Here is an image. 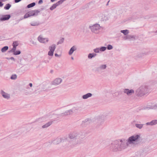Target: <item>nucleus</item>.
<instances>
[{
    "instance_id": "obj_42",
    "label": "nucleus",
    "mask_w": 157,
    "mask_h": 157,
    "mask_svg": "<svg viewBox=\"0 0 157 157\" xmlns=\"http://www.w3.org/2000/svg\"><path fill=\"white\" fill-rule=\"evenodd\" d=\"M8 59H11V60H14V61L15 60L14 58L13 57H11L10 58H8Z\"/></svg>"
},
{
    "instance_id": "obj_39",
    "label": "nucleus",
    "mask_w": 157,
    "mask_h": 157,
    "mask_svg": "<svg viewBox=\"0 0 157 157\" xmlns=\"http://www.w3.org/2000/svg\"><path fill=\"white\" fill-rule=\"evenodd\" d=\"M89 121L90 120H89L88 119H86L84 122V123H86V124H87L89 122Z\"/></svg>"
},
{
    "instance_id": "obj_12",
    "label": "nucleus",
    "mask_w": 157,
    "mask_h": 157,
    "mask_svg": "<svg viewBox=\"0 0 157 157\" xmlns=\"http://www.w3.org/2000/svg\"><path fill=\"white\" fill-rule=\"evenodd\" d=\"M10 17V15H2L0 18V21H2L9 20Z\"/></svg>"
},
{
    "instance_id": "obj_11",
    "label": "nucleus",
    "mask_w": 157,
    "mask_h": 157,
    "mask_svg": "<svg viewBox=\"0 0 157 157\" xmlns=\"http://www.w3.org/2000/svg\"><path fill=\"white\" fill-rule=\"evenodd\" d=\"M30 16L37 15L39 13L40 11L38 10H34L28 12Z\"/></svg>"
},
{
    "instance_id": "obj_15",
    "label": "nucleus",
    "mask_w": 157,
    "mask_h": 157,
    "mask_svg": "<svg viewBox=\"0 0 157 157\" xmlns=\"http://www.w3.org/2000/svg\"><path fill=\"white\" fill-rule=\"evenodd\" d=\"M157 124V120H154L150 122H147L146 123L147 125L152 126Z\"/></svg>"
},
{
    "instance_id": "obj_38",
    "label": "nucleus",
    "mask_w": 157,
    "mask_h": 157,
    "mask_svg": "<svg viewBox=\"0 0 157 157\" xmlns=\"http://www.w3.org/2000/svg\"><path fill=\"white\" fill-rule=\"evenodd\" d=\"M88 58L89 59H91L93 58L92 53H89L88 56Z\"/></svg>"
},
{
    "instance_id": "obj_21",
    "label": "nucleus",
    "mask_w": 157,
    "mask_h": 157,
    "mask_svg": "<svg viewBox=\"0 0 157 157\" xmlns=\"http://www.w3.org/2000/svg\"><path fill=\"white\" fill-rule=\"evenodd\" d=\"M30 24L32 26H37L39 25L40 24L38 21H34L31 22Z\"/></svg>"
},
{
    "instance_id": "obj_13",
    "label": "nucleus",
    "mask_w": 157,
    "mask_h": 157,
    "mask_svg": "<svg viewBox=\"0 0 157 157\" xmlns=\"http://www.w3.org/2000/svg\"><path fill=\"white\" fill-rule=\"evenodd\" d=\"M73 113V111L71 109H70L66 111L64 113H62L60 114V116H64L69 115Z\"/></svg>"
},
{
    "instance_id": "obj_17",
    "label": "nucleus",
    "mask_w": 157,
    "mask_h": 157,
    "mask_svg": "<svg viewBox=\"0 0 157 157\" xmlns=\"http://www.w3.org/2000/svg\"><path fill=\"white\" fill-rule=\"evenodd\" d=\"M92 96V94L90 93H88L82 96V98L83 99H86L88 98L91 97Z\"/></svg>"
},
{
    "instance_id": "obj_22",
    "label": "nucleus",
    "mask_w": 157,
    "mask_h": 157,
    "mask_svg": "<svg viewBox=\"0 0 157 157\" xmlns=\"http://www.w3.org/2000/svg\"><path fill=\"white\" fill-rule=\"evenodd\" d=\"M52 123V121H49L47 123H46L45 124L43 125L42 126V128H45L48 127L49 126H50Z\"/></svg>"
},
{
    "instance_id": "obj_25",
    "label": "nucleus",
    "mask_w": 157,
    "mask_h": 157,
    "mask_svg": "<svg viewBox=\"0 0 157 157\" xmlns=\"http://www.w3.org/2000/svg\"><path fill=\"white\" fill-rule=\"evenodd\" d=\"M9 48V47L7 46H5L2 48L1 49V51L2 52H5Z\"/></svg>"
},
{
    "instance_id": "obj_41",
    "label": "nucleus",
    "mask_w": 157,
    "mask_h": 157,
    "mask_svg": "<svg viewBox=\"0 0 157 157\" xmlns=\"http://www.w3.org/2000/svg\"><path fill=\"white\" fill-rule=\"evenodd\" d=\"M21 0H14V2L15 3H18L20 1H21Z\"/></svg>"
},
{
    "instance_id": "obj_46",
    "label": "nucleus",
    "mask_w": 157,
    "mask_h": 157,
    "mask_svg": "<svg viewBox=\"0 0 157 157\" xmlns=\"http://www.w3.org/2000/svg\"><path fill=\"white\" fill-rule=\"evenodd\" d=\"M29 85L31 87H32V86H33V85H32V83H30L29 84Z\"/></svg>"
},
{
    "instance_id": "obj_27",
    "label": "nucleus",
    "mask_w": 157,
    "mask_h": 157,
    "mask_svg": "<svg viewBox=\"0 0 157 157\" xmlns=\"http://www.w3.org/2000/svg\"><path fill=\"white\" fill-rule=\"evenodd\" d=\"M11 6V5L9 4H7L4 7V8L6 10H9Z\"/></svg>"
},
{
    "instance_id": "obj_32",
    "label": "nucleus",
    "mask_w": 157,
    "mask_h": 157,
    "mask_svg": "<svg viewBox=\"0 0 157 157\" xmlns=\"http://www.w3.org/2000/svg\"><path fill=\"white\" fill-rule=\"evenodd\" d=\"M99 48L100 52H104L106 50L107 48L105 47H102Z\"/></svg>"
},
{
    "instance_id": "obj_9",
    "label": "nucleus",
    "mask_w": 157,
    "mask_h": 157,
    "mask_svg": "<svg viewBox=\"0 0 157 157\" xmlns=\"http://www.w3.org/2000/svg\"><path fill=\"white\" fill-rule=\"evenodd\" d=\"M62 81V79L59 78H57L55 79L52 83V84L56 86L59 84Z\"/></svg>"
},
{
    "instance_id": "obj_33",
    "label": "nucleus",
    "mask_w": 157,
    "mask_h": 157,
    "mask_svg": "<svg viewBox=\"0 0 157 157\" xmlns=\"http://www.w3.org/2000/svg\"><path fill=\"white\" fill-rule=\"evenodd\" d=\"M21 52L20 51H15V52H13V54L15 55H19L21 54Z\"/></svg>"
},
{
    "instance_id": "obj_31",
    "label": "nucleus",
    "mask_w": 157,
    "mask_h": 157,
    "mask_svg": "<svg viewBox=\"0 0 157 157\" xmlns=\"http://www.w3.org/2000/svg\"><path fill=\"white\" fill-rule=\"evenodd\" d=\"M94 52H95L96 53H99L100 52L99 48H97L94 49Z\"/></svg>"
},
{
    "instance_id": "obj_43",
    "label": "nucleus",
    "mask_w": 157,
    "mask_h": 157,
    "mask_svg": "<svg viewBox=\"0 0 157 157\" xmlns=\"http://www.w3.org/2000/svg\"><path fill=\"white\" fill-rule=\"evenodd\" d=\"M43 3V1L42 0H40L38 2V4H41Z\"/></svg>"
},
{
    "instance_id": "obj_35",
    "label": "nucleus",
    "mask_w": 157,
    "mask_h": 157,
    "mask_svg": "<svg viewBox=\"0 0 157 157\" xmlns=\"http://www.w3.org/2000/svg\"><path fill=\"white\" fill-rule=\"evenodd\" d=\"M17 78V75H12L11 77L10 78L12 79L15 80Z\"/></svg>"
},
{
    "instance_id": "obj_23",
    "label": "nucleus",
    "mask_w": 157,
    "mask_h": 157,
    "mask_svg": "<svg viewBox=\"0 0 157 157\" xmlns=\"http://www.w3.org/2000/svg\"><path fill=\"white\" fill-rule=\"evenodd\" d=\"M143 125L144 124H135V126L136 127L140 129H141L143 127Z\"/></svg>"
},
{
    "instance_id": "obj_6",
    "label": "nucleus",
    "mask_w": 157,
    "mask_h": 157,
    "mask_svg": "<svg viewBox=\"0 0 157 157\" xmlns=\"http://www.w3.org/2000/svg\"><path fill=\"white\" fill-rule=\"evenodd\" d=\"M107 67V65L106 64H101L99 67L96 68V71L98 72L101 73L104 71Z\"/></svg>"
},
{
    "instance_id": "obj_29",
    "label": "nucleus",
    "mask_w": 157,
    "mask_h": 157,
    "mask_svg": "<svg viewBox=\"0 0 157 157\" xmlns=\"http://www.w3.org/2000/svg\"><path fill=\"white\" fill-rule=\"evenodd\" d=\"M64 39L63 38H61L59 41L57 43V44L59 45L60 44H62L63 42Z\"/></svg>"
},
{
    "instance_id": "obj_2",
    "label": "nucleus",
    "mask_w": 157,
    "mask_h": 157,
    "mask_svg": "<svg viewBox=\"0 0 157 157\" xmlns=\"http://www.w3.org/2000/svg\"><path fill=\"white\" fill-rule=\"evenodd\" d=\"M149 92V87L147 85H142L136 91V94L138 96H142L148 94Z\"/></svg>"
},
{
    "instance_id": "obj_50",
    "label": "nucleus",
    "mask_w": 157,
    "mask_h": 157,
    "mask_svg": "<svg viewBox=\"0 0 157 157\" xmlns=\"http://www.w3.org/2000/svg\"><path fill=\"white\" fill-rule=\"evenodd\" d=\"M71 59H74V58L73 57H71Z\"/></svg>"
},
{
    "instance_id": "obj_28",
    "label": "nucleus",
    "mask_w": 157,
    "mask_h": 157,
    "mask_svg": "<svg viewBox=\"0 0 157 157\" xmlns=\"http://www.w3.org/2000/svg\"><path fill=\"white\" fill-rule=\"evenodd\" d=\"M135 37L133 35H128L125 38L126 39H131L132 38H134Z\"/></svg>"
},
{
    "instance_id": "obj_48",
    "label": "nucleus",
    "mask_w": 157,
    "mask_h": 157,
    "mask_svg": "<svg viewBox=\"0 0 157 157\" xmlns=\"http://www.w3.org/2000/svg\"><path fill=\"white\" fill-rule=\"evenodd\" d=\"M156 108H157V103L155 104V105L154 106Z\"/></svg>"
},
{
    "instance_id": "obj_51",
    "label": "nucleus",
    "mask_w": 157,
    "mask_h": 157,
    "mask_svg": "<svg viewBox=\"0 0 157 157\" xmlns=\"http://www.w3.org/2000/svg\"><path fill=\"white\" fill-rule=\"evenodd\" d=\"M155 33H157V31H155Z\"/></svg>"
},
{
    "instance_id": "obj_40",
    "label": "nucleus",
    "mask_w": 157,
    "mask_h": 157,
    "mask_svg": "<svg viewBox=\"0 0 157 157\" xmlns=\"http://www.w3.org/2000/svg\"><path fill=\"white\" fill-rule=\"evenodd\" d=\"M31 43L34 45H36V43L33 41H31Z\"/></svg>"
},
{
    "instance_id": "obj_5",
    "label": "nucleus",
    "mask_w": 157,
    "mask_h": 157,
    "mask_svg": "<svg viewBox=\"0 0 157 157\" xmlns=\"http://www.w3.org/2000/svg\"><path fill=\"white\" fill-rule=\"evenodd\" d=\"M89 28L93 33L98 34L100 32L101 27L99 24H97L90 26Z\"/></svg>"
},
{
    "instance_id": "obj_4",
    "label": "nucleus",
    "mask_w": 157,
    "mask_h": 157,
    "mask_svg": "<svg viewBox=\"0 0 157 157\" xmlns=\"http://www.w3.org/2000/svg\"><path fill=\"white\" fill-rule=\"evenodd\" d=\"M140 134H136L129 137L126 142L127 146L129 144H133L134 142L138 141L140 138Z\"/></svg>"
},
{
    "instance_id": "obj_37",
    "label": "nucleus",
    "mask_w": 157,
    "mask_h": 157,
    "mask_svg": "<svg viewBox=\"0 0 157 157\" xmlns=\"http://www.w3.org/2000/svg\"><path fill=\"white\" fill-rule=\"evenodd\" d=\"M13 48L11 50L10 52H13L16 51V47L15 46H13Z\"/></svg>"
},
{
    "instance_id": "obj_18",
    "label": "nucleus",
    "mask_w": 157,
    "mask_h": 157,
    "mask_svg": "<svg viewBox=\"0 0 157 157\" xmlns=\"http://www.w3.org/2000/svg\"><path fill=\"white\" fill-rule=\"evenodd\" d=\"M76 47L75 46H73L70 49L69 51L68 52V54L70 55H71L74 51H75L76 50Z\"/></svg>"
},
{
    "instance_id": "obj_19",
    "label": "nucleus",
    "mask_w": 157,
    "mask_h": 157,
    "mask_svg": "<svg viewBox=\"0 0 157 157\" xmlns=\"http://www.w3.org/2000/svg\"><path fill=\"white\" fill-rule=\"evenodd\" d=\"M60 4L58 2H57L56 3L53 4L50 8V10H53L56 8V7L59 5Z\"/></svg>"
},
{
    "instance_id": "obj_45",
    "label": "nucleus",
    "mask_w": 157,
    "mask_h": 157,
    "mask_svg": "<svg viewBox=\"0 0 157 157\" xmlns=\"http://www.w3.org/2000/svg\"><path fill=\"white\" fill-rule=\"evenodd\" d=\"M3 3L0 2V7H2L3 6Z\"/></svg>"
},
{
    "instance_id": "obj_44",
    "label": "nucleus",
    "mask_w": 157,
    "mask_h": 157,
    "mask_svg": "<svg viewBox=\"0 0 157 157\" xmlns=\"http://www.w3.org/2000/svg\"><path fill=\"white\" fill-rule=\"evenodd\" d=\"M93 57L96 56H97V54L96 53H92Z\"/></svg>"
},
{
    "instance_id": "obj_26",
    "label": "nucleus",
    "mask_w": 157,
    "mask_h": 157,
    "mask_svg": "<svg viewBox=\"0 0 157 157\" xmlns=\"http://www.w3.org/2000/svg\"><path fill=\"white\" fill-rule=\"evenodd\" d=\"M36 5V3L35 2L32 3L27 6V7L28 8H30Z\"/></svg>"
},
{
    "instance_id": "obj_10",
    "label": "nucleus",
    "mask_w": 157,
    "mask_h": 157,
    "mask_svg": "<svg viewBox=\"0 0 157 157\" xmlns=\"http://www.w3.org/2000/svg\"><path fill=\"white\" fill-rule=\"evenodd\" d=\"M37 39L41 43H45L48 41V38H43L41 36H39Z\"/></svg>"
},
{
    "instance_id": "obj_36",
    "label": "nucleus",
    "mask_w": 157,
    "mask_h": 157,
    "mask_svg": "<svg viewBox=\"0 0 157 157\" xmlns=\"http://www.w3.org/2000/svg\"><path fill=\"white\" fill-rule=\"evenodd\" d=\"M107 48L108 50H110L113 49V47L112 45L109 44L108 45Z\"/></svg>"
},
{
    "instance_id": "obj_7",
    "label": "nucleus",
    "mask_w": 157,
    "mask_h": 157,
    "mask_svg": "<svg viewBox=\"0 0 157 157\" xmlns=\"http://www.w3.org/2000/svg\"><path fill=\"white\" fill-rule=\"evenodd\" d=\"M56 48V46L55 44H53L49 47V51L48 55L50 56H52L54 54V52Z\"/></svg>"
},
{
    "instance_id": "obj_49",
    "label": "nucleus",
    "mask_w": 157,
    "mask_h": 157,
    "mask_svg": "<svg viewBox=\"0 0 157 157\" xmlns=\"http://www.w3.org/2000/svg\"><path fill=\"white\" fill-rule=\"evenodd\" d=\"M109 2V1H108V2L106 4V5L107 6L108 5Z\"/></svg>"
},
{
    "instance_id": "obj_14",
    "label": "nucleus",
    "mask_w": 157,
    "mask_h": 157,
    "mask_svg": "<svg viewBox=\"0 0 157 157\" xmlns=\"http://www.w3.org/2000/svg\"><path fill=\"white\" fill-rule=\"evenodd\" d=\"M1 93L4 98L6 99H9L10 98V94L7 93H6L4 91L1 90Z\"/></svg>"
},
{
    "instance_id": "obj_1",
    "label": "nucleus",
    "mask_w": 157,
    "mask_h": 157,
    "mask_svg": "<svg viewBox=\"0 0 157 157\" xmlns=\"http://www.w3.org/2000/svg\"><path fill=\"white\" fill-rule=\"evenodd\" d=\"M127 147L126 142L124 139L118 140L112 142L111 146V149L114 151H120Z\"/></svg>"
},
{
    "instance_id": "obj_8",
    "label": "nucleus",
    "mask_w": 157,
    "mask_h": 157,
    "mask_svg": "<svg viewBox=\"0 0 157 157\" xmlns=\"http://www.w3.org/2000/svg\"><path fill=\"white\" fill-rule=\"evenodd\" d=\"M123 92L126 94L128 96L131 95L134 93V91L133 89H125L123 90Z\"/></svg>"
},
{
    "instance_id": "obj_47",
    "label": "nucleus",
    "mask_w": 157,
    "mask_h": 157,
    "mask_svg": "<svg viewBox=\"0 0 157 157\" xmlns=\"http://www.w3.org/2000/svg\"><path fill=\"white\" fill-rule=\"evenodd\" d=\"M55 56L56 57L59 56L56 53L55 54Z\"/></svg>"
},
{
    "instance_id": "obj_30",
    "label": "nucleus",
    "mask_w": 157,
    "mask_h": 157,
    "mask_svg": "<svg viewBox=\"0 0 157 157\" xmlns=\"http://www.w3.org/2000/svg\"><path fill=\"white\" fill-rule=\"evenodd\" d=\"M19 44V43L18 41H15L13 43V46L17 47Z\"/></svg>"
},
{
    "instance_id": "obj_24",
    "label": "nucleus",
    "mask_w": 157,
    "mask_h": 157,
    "mask_svg": "<svg viewBox=\"0 0 157 157\" xmlns=\"http://www.w3.org/2000/svg\"><path fill=\"white\" fill-rule=\"evenodd\" d=\"M121 32L123 33L124 35H127L129 33V31L128 30L125 29L124 30H121Z\"/></svg>"
},
{
    "instance_id": "obj_3",
    "label": "nucleus",
    "mask_w": 157,
    "mask_h": 157,
    "mask_svg": "<svg viewBox=\"0 0 157 157\" xmlns=\"http://www.w3.org/2000/svg\"><path fill=\"white\" fill-rule=\"evenodd\" d=\"M69 136L70 139L77 140L78 142L80 143L81 142V140L84 137L85 135L82 132L79 133L73 132L70 134Z\"/></svg>"
},
{
    "instance_id": "obj_20",
    "label": "nucleus",
    "mask_w": 157,
    "mask_h": 157,
    "mask_svg": "<svg viewBox=\"0 0 157 157\" xmlns=\"http://www.w3.org/2000/svg\"><path fill=\"white\" fill-rule=\"evenodd\" d=\"M61 141V139L60 138H57L52 142V143L55 144H58Z\"/></svg>"
},
{
    "instance_id": "obj_34",
    "label": "nucleus",
    "mask_w": 157,
    "mask_h": 157,
    "mask_svg": "<svg viewBox=\"0 0 157 157\" xmlns=\"http://www.w3.org/2000/svg\"><path fill=\"white\" fill-rule=\"evenodd\" d=\"M30 17V16L29 13V12H28V13H27L25 14V15H24V18H27Z\"/></svg>"
},
{
    "instance_id": "obj_16",
    "label": "nucleus",
    "mask_w": 157,
    "mask_h": 157,
    "mask_svg": "<svg viewBox=\"0 0 157 157\" xmlns=\"http://www.w3.org/2000/svg\"><path fill=\"white\" fill-rule=\"evenodd\" d=\"M100 19L101 21H106L108 20L109 19V17L105 15H102V16H100Z\"/></svg>"
}]
</instances>
